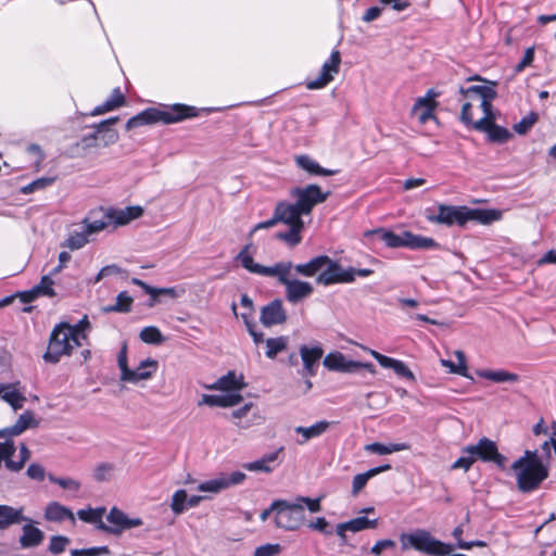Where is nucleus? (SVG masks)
Instances as JSON below:
<instances>
[{"label": "nucleus", "mask_w": 556, "mask_h": 556, "mask_svg": "<svg viewBox=\"0 0 556 556\" xmlns=\"http://www.w3.org/2000/svg\"><path fill=\"white\" fill-rule=\"evenodd\" d=\"M392 370L401 378H404L410 382L416 381L415 375L403 361L397 359Z\"/></svg>", "instance_id": "680f3d73"}, {"label": "nucleus", "mask_w": 556, "mask_h": 556, "mask_svg": "<svg viewBox=\"0 0 556 556\" xmlns=\"http://www.w3.org/2000/svg\"><path fill=\"white\" fill-rule=\"evenodd\" d=\"M288 316L280 299H274L261 308L260 321L266 328L286 323Z\"/></svg>", "instance_id": "4468645a"}, {"label": "nucleus", "mask_w": 556, "mask_h": 556, "mask_svg": "<svg viewBox=\"0 0 556 556\" xmlns=\"http://www.w3.org/2000/svg\"><path fill=\"white\" fill-rule=\"evenodd\" d=\"M199 406L207 405L211 407H224L225 408V399L224 394H203L201 401L198 403Z\"/></svg>", "instance_id": "4d7b16f0"}, {"label": "nucleus", "mask_w": 556, "mask_h": 556, "mask_svg": "<svg viewBox=\"0 0 556 556\" xmlns=\"http://www.w3.org/2000/svg\"><path fill=\"white\" fill-rule=\"evenodd\" d=\"M295 164L311 176H334L340 172L339 169L323 167L307 154L298 155L295 157Z\"/></svg>", "instance_id": "aec40b11"}, {"label": "nucleus", "mask_w": 556, "mask_h": 556, "mask_svg": "<svg viewBox=\"0 0 556 556\" xmlns=\"http://www.w3.org/2000/svg\"><path fill=\"white\" fill-rule=\"evenodd\" d=\"M266 352L265 355L267 358L274 359L276 356L286 351L289 343V338L287 336H279L276 338H269L266 341Z\"/></svg>", "instance_id": "473e14b6"}, {"label": "nucleus", "mask_w": 556, "mask_h": 556, "mask_svg": "<svg viewBox=\"0 0 556 556\" xmlns=\"http://www.w3.org/2000/svg\"><path fill=\"white\" fill-rule=\"evenodd\" d=\"M513 134L504 126L496 124L495 122L491 125L486 132L488 141L491 143L503 144L506 143Z\"/></svg>", "instance_id": "72a5a7b5"}, {"label": "nucleus", "mask_w": 556, "mask_h": 556, "mask_svg": "<svg viewBox=\"0 0 556 556\" xmlns=\"http://www.w3.org/2000/svg\"><path fill=\"white\" fill-rule=\"evenodd\" d=\"M108 546H93L88 548H75L71 551V556H101L110 554Z\"/></svg>", "instance_id": "864d4df0"}, {"label": "nucleus", "mask_w": 556, "mask_h": 556, "mask_svg": "<svg viewBox=\"0 0 556 556\" xmlns=\"http://www.w3.org/2000/svg\"><path fill=\"white\" fill-rule=\"evenodd\" d=\"M476 375L480 378L488 379L490 381L496 382V383H514L518 382L520 380L519 375L515 372H510L505 369H477Z\"/></svg>", "instance_id": "c85d7f7f"}, {"label": "nucleus", "mask_w": 556, "mask_h": 556, "mask_svg": "<svg viewBox=\"0 0 556 556\" xmlns=\"http://www.w3.org/2000/svg\"><path fill=\"white\" fill-rule=\"evenodd\" d=\"M114 466L110 463H100L93 470V479L98 482H104L110 480V473Z\"/></svg>", "instance_id": "6e6d98bb"}, {"label": "nucleus", "mask_w": 556, "mask_h": 556, "mask_svg": "<svg viewBox=\"0 0 556 556\" xmlns=\"http://www.w3.org/2000/svg\"><path fill=\"white\" fill-rule=\"evenodd\" d=\"M105 513L104 507H97V508H87V509H79L77 511L78 518L87 523L96 525L99 529V526L104 525L102 521V517Z\"/></svg>", "instance_id": "f704fd0d"}, {"label": "nucleus", "mask_w": 556, "mask_h": 556, "mask_svg": "<svg viewBox=\"0 0 556 556\" xmlns=\"http://www.w3.org/2000/svg\"><path fill=\"white\" fill-rule=\"evenodd\" d=\"M330 192H324L316 184H311L305 187H295L291 190V195L296 198V206L303 215H309L313 208L320 203H324Z\"/></svg>", "instance_id": "9b49d317"}, {"label": "nucleus", "mask_w": 556, "mask_h": 556, "mask_svg": "<svg viewBox=\"0 0 556 556\" xmlns=\"http://www.w3.org/2000/svg\"><path fill=\"white\" fill-rule=\"evenodd\" d=\"M23 534L20 536V544L23 548H31L40 545L45 539V533L41 529L35 527L30 522L22 528Z\"/></svg>", "instance_id": "a878e982"}, {"label": "nucleus", "mask_w": 556, "mask_h": 556, "mask_svg": "<svg viewBox=\"0 0 556 556\" xmlns=\"http://www.w3.org/2000/svg\"><path fill=\"white\" fill-rule=\"evenodd\" d=\"M127 342L124 341L122 343V346H121V350L117 354V365H118V368L121 370V380H123V377H130L132 378V376L130 375V368L128 366V361H127Z\"/></svg>", "instance_id": "603ef678"}, {"label": "nucleus", "mask_w": 556, "mask_h": 556, "mask_svg": "<svg viewBox=\"0 0 556 556\" xmlns=\"http://www.w3.org/2000/svg\"><path fill=\"white\" fill-rule=\"evenodd\" d=\"M351 532H359L366 529H375L378 525V519H369L366 516H359L346 521Z\"/></svg>", "instance_id": "ea45409f"}, {"label": "nucleus", "mask_w": 556, "mask_h": 556, "mask_svg": "<svg viewBox=\"0 0 556 556\" xmlns=\"http://www.w3.org/2000/svg\"><path fill=\"white\" fill-rule=\"evenodd\" d=\"M295 503H300L303 506L305 505L311 513H318L321 510L320 497L311 498L308 496H298L295 498Z\"/></svg>", "instance_id": "0e129e2a"}, {"label": "nucleus", "mask_w": 556, "mask_h": 556, "mask_svg": "<svg viewBox=\"0 0 556 556\" xmlns=\"http://www.w3.org/2000/svg\"><path fill=\"white\" fill-rule=\"evenodd\" d=\"M503 213L497 208L469 207L466 205L439 204L437 214H428L430 223L447 227L464 228L469 222L480 225H491L502 218Z\"/></svg>", "instance_id": "f257e3e1"}, {"label": "nucleus", "mask_w": 556, "mask_h": 556, "mask_svg": "<svg viewBox=\"0 0 556 556\" xmlns=\"http://www.w3.org/2000/svg\"><path fill=\"white\" fill-rule=\"evenodd\" d=\"M511 470L516 475L518 491L525 494L536 491L549 475L548 465H522Z\"/></svg>", "instance_id": "423d86ee"}, {"label": "nucleus", "mask_w": 556, "mask_h": 556, "mask_svg": "<svg viewBox=\"0 0 556 556\" xmlns=\"http://www.w3.org/2000/svg\"><path fill=\"white\" fill-rule=\"evenodd\" d=\"M48 479L50 482L58 484L64 490H70L73 492H78L80 490V482L77 480H74L72 478H65V477H56L52 473L48 475Z\"/></svg>", "instance_id": "49530a36"}, {"label": "nucleus", "mask_w": 556, "mask_h": 556, "mask_svg": "<svg viewBox=\"0 0 556 556\" xmlns=\"http://www.w3.org/2000/svg\"><path fill=\"white\" fill-rule=\"evenodd\" d=\"M148 294L150 295V298L147 302V306H149V307H153L156 303H159L161 301L160 300L161 295H166L172 299H175L178 296L176 289L172 288V287L170 288H155L154 287V291H151Z\"/></svg>", "instance_id": "09e8293b"}, {"label": "nucleus", "mask_w": 556, "mask_h": 556, "mask_svg": "<svg viewBox=\"0 0 556 556\" xmlns=\"http://www.w3.org/2000/svg\"><path fill=\"white\" fill-rule=\"evenodd\" d=\"M83 224L85 225L84 229L86 230V232L89 236H91L93 233H97V232L105 229L110 224H112V220L105 216V212H104L102 217L99 219H91V216L85 217L83 219Z\"/></svg>", "instance_id": "4c0bfd02"}, {"label": "nucleus", "mask_w": 556, "mask_h": 556, "mask_svg": "<svg viewBox=\"0 0 556 556\" xmlns=\"http://www.w3.org/2000/svg\"><path fill=\"white\" fill-rule=\"evenodd\" d=\"M198 489L200 491H202V492H214V493H217V492H219L222 490L227 489V483H226V480H225L224 476L222 475L218 478L211 479V480H207V481H204V482L200 483Z\"/></svg>", "instance_id": "8fccbe9b"}, {"label": "nucleus", "mask_w": 556, "mask_h": 556, "mask_svg": "<svg viewBox=\"0 0 556 556\" xmlns=\"http://www.w3.org/2000/svg\"><path fill=\"white\" fill-rule=\"evenodd\" d=\"M475 455L468 454L467 456L463 455L458 457L451 466V469H464L468 471L472 464L476 462Z\"/></svg>", "instance_id": "69168bd1"}, {"label": "nucleus", "mask_w": 556, "mask_h": 556, "mask_svg": "<svg viewBox=\"0 0 556 556\" xmlns=\"http://www.w3.org/2000/svg\"><path fill=\"white\" fill-rule=\"evenodd\" d=\"M68 544H70V539L67 536L52 535L50 538L48 551L53 555H60L65 551V548Z\"/></svg>", "instance_id": "3c124183"}, {"label": "nucleus", "mask_w": 556, "mask_h": 556, "mask_svg": "<svg viewBox=\"0 0 556 556\" xmlns=\"http://www.w3.org/2000/svg\"><path fill=\"white\" fill-rule=\"evenodd\" d=\"M118 121V116H111L98 124H94L96 134H100L99 143L102 147H109L117 142L119 136L117 130L112 128V126L115 125Z\"/></svg>", "instance_id": "a211bd4d"}, {"label": "nucleus", "mask_w": 556, "mask_h": 556, "mask_svg": "<svg viewBox=\"0 0 556 556\" xmlns=\"http://www.w3.org/2000/svg\"><path fill=\"white\" fill-rule=\"evenodd\" d=\"M463 453L475 455L476 459L483 463H493L501 470L506 469L507 457L498 452L496 442L486 437L481 438L477 444L465 446Z\"/></svg>", "instance_id": "1a4fd4ad"}, {"label": "nucleus", "mask_w": 556, "mask_h": 556, "mask_svg": "<svg viewBox=\"0 0 556 556\" xmlns=\"http://www.w3.org/2000/svg\"><path fill=\"white\" fill-rule=\"evenodd\" d=\"M323 365L330 371L343 374H362L368 371L375 372V366L371 363H363L359 361L348 359L345 355L339 351L330 352L323 361Z\"/></svg>", "instance_id": "9d476101"}, {"label": "nucleus", "mask_w": 556, "mask_h": 556, "mask_svg": "<svg viewBox=\"0 0 556 556\" xmlns=\"http://www.w3.org/2000/svg\"><path fill=\"white\" fill-rule=\"evenodd\" d=\"M157 369H159V362L156 359L148 357V358L141 361L139 363V365L137 366V368H135V369L130 368V375L132 376V378L125 376V377H123L122 381L136 384L141 380L151 379L156 374Z\"/></svg>", "instance_id": "f3484780"}, {"label": "nucleus", "mask_w": 556, "mask_h": 556, "mask_svg": "<svg viewBox=\"0 0 556 556\" xmlns=\"http://www.w3.org/2000/svg\"><path fill=\"white\" fill-rule=\"evenodd\" d=\"M23 511V507L15 508L10 505L0 504V530H7L11 526L28 520Z\"/></svg>", "instance_id": "412c9836"}, {"label": "nucleus", "mask_w": 556, "mask_h": 556, "mask_svg": "<svg viewBox=\"0 0 556 556\" xmlns=\"http://www.w3.org/2000/svg\"><path fill=\"white\" fill-rule=\"evenodd\" d=\"M26 473L30 479L36 481H42L46 477L45 468L37 463L30 464L27 468Z\"/></svg>", "instance_id": "774afa93"}, {"label": "nucleus", "mask_w": 556, "mask_h": 556, "mask_svg": "<svg viewBox=\"0 0 556 556\" xmlns=\"http://www.w3.org/2000/svg\"><path fill=\"white\" fill-rule=\"evenodd\" d=\"M331 422L327 420H319L309 427L298 426L294 431L301 434V438L296 440L300 445L306 444L309 440L318 438L324 434L330 427Z\"/></svg>", "instance_id": "4be33fe9"}, {"label": "nucleus", "mask_w": 556, "mask_h": 556, "mask_svg": "<svg viewBox=\"0 0 556 556\" xmlns=\"http://www.w3.org/2000/svg\"><path fill=\"white\" fill-rule=\"evenodd\" d=\"M392 467L390 464H382L377 467L369 468L367 471L357 473L354 476L352 481V495H357L367 484L369 479L374 478L375 476L390 470Z\"/></svg>", "instance_id": "393cba45"}, {"label": "nucleus", "mask_w": 556, "mask_h": 556, "mask_svg": "<svg viewBox=\"0 0 556 556\" xmlns=\"http://www.w3.org/2000/svg\"><path fill=\"white\" fill-rule=\"evenodd\" d=\"M144 210L140 205H129L125 208L109 207L105 211V216L112 220L115 227L125 226L130 222L140 218Z\"/></svg>", "instance_id": "dca6fc26"}, {"label": "nucleus", "mask_w": 556, "mask_h": 556, "mask_svg": "<svg viewBox=\"0 0 556 556\" xmlns=\"http://www.w3.org/2000/svg\"><path fill=\"white\" fill-rule=\"evenodd\" d=\"M89 242V235L86 230L72 232L65 241V245L71 250H78Z\"/></svg>", "instance_id": "37998d69"}, {"label": "nucleus", "mask_w": 556, "mask_h": 556, "mask_svg": "<svg viewBox=\"0 0 556 556\" xmlns=\"http://www.w3.org/2000/svg\"><path fill=\"white\" fill-rule=\"evenodd\" d=\"M55 179H56V177H40V178H37V179L33 180L31 182H29L28 185L23 186L21 188V193H23V194H30V193H33L35 191L43 190L47 187H50L51 185H53Z\"/></svg>", "instance_id": "a19ab883"}, {"label": "nucleus", "mask_w": 556, "mask_h": 556, "mask_svg": "<svg viewBox=\"0 0 556 556\" xmlns=\"http://www.w3.org/2000/svg\"><path fill=\"white\" fill-rule=\"evenodd\" d=\"M65 323L58 324L51 331L48 349L42 355L46 363L56 364L63 355H71L74 345L71 343L72 332H64Z\"/></svg>", "instance_id": "6e6552de"}, {"label": "nucleus", "mask_w": 556, "mask_h": 556, "mask_svg": "<svg viewBox=\"0 0 556 556\" xmlns=\"http://www.w3.org/2000/svg\"><path fill=\"white\" fill-rule=\"evenodd\" d=\"M539 114L536 112H530L523 116L517 124L514 125V130L518 135H526L532 126L538 122Z\"/></svg>", "instance_id": "a18cd8bd"}, {"label": "nucleus", "mask_w": 556, "mask_h": 556, "mask_svg": "<svg viewBox=\"0 0 556 556\" xmlns=\"http://www.w3.org/2000/svg\"><path fill=\"white\" fill-rule=\"evenodd\" d=\"M274 215L276 217L277 223H282L288 225V230L278 231L275 233L274 238L283 241L290 248H294L302 241V231L304 229V222L302 213H300V208L296 206V203H289L286 201H279L275 208Z\"/></svg>", "instance_id": "7ed1b4c3"}, {"label": "nucleus", "mask_w": 556, "mask_h": 556, "mask_svg": "<svg viewBox=\"0 0 556 556\" xmlns=\"http://www.w3.org/2000/svg\"><path fill=\"white\" fill-rule=\"evenodd\" d=\"M24 431L27 429L37 428L39 426V420L35 418L34 413L31 410H25L21 414L16 420Z\"/></svg>", "instance_id": "5fc2aeb1"}, {"label": "nucleus", "mask_w": 556, "mask_h": 556, "mask_svg": "<svg viewBox=\"0 0 556 556\" xmlns=\"http://www.w3.org/2000/svg\"><path fill=\"white\" fill-rule=\"evenodd\" d=\"M307 527L312 530L318 531L325 535H331L332 529L325 517H317L315 521L307 523Z\"/></svg>", "instance_id": "bf43d9fd"}, {"label": "nucleus", "mask_w": 556, "mask_h": 556, "mask_svg": "<svg viewBox=\"0 0 556 556\" xmlns=\"http://www.w3.org/2000/svg\"><path fill=\"white\" fill-rule=\"evenodd\" d=\"M455 354H456V357L458 359V364H455V367L452 368V374H457V375H459L462 377H465V378H471L469 372H468L466 356H465L464 352L456 351Z\"/></svg>", "instance_id": "052dcab7"}, {"label": "nucleus", "mask_w": 556, "mask_h": 556, "mask_svg": "<svg viewBox=\"0 0 556 556\" xmlns=\"http://www.w3.org/2000/svg\"><path fill=\"white\" fill-rule=\"evenodd\" d=\"M281 552L279 543H267L255 548L254 556H276Z\"/></svg>", "instance_id": "13d9d810"}, {"label": "nucleus", "mask_w": 556, "mask_h": 556, "mask_svg": "<svg viewBox=\"0 0 556 556\" xmlns=\"http://www.w3.org/2000/svg\"><path fill=\"white\" fill-rule=\"evenodd\" d=\"M54 281L51 278V275H43L39 281L38 285L34 286L33 288L37 292V294L53 298L55 295L54 289H53Z\"/></svg>", "instance_id": "de8ad7c7"}, {"label": "nucleus", "mask_w": 556, "mask_h": 556, "mask_svg": "<svg viewBox=\"0 0 556 556\" xmlns=\"http://www.w3.org/2000/svg\"><path fill=\"white\" fill-rule=\"evenodd\" d=\"M363 241L366 245L372 248L381 241L390 249L405 248L413 251L439 250L440 243L433 238L414 233L409 230H402L400 233L390 228L377 227L363 232Z\"/></svg>", "instance_id": "f03ea898"}, {"label": "nucleus", "mask_w": 556, "mask_h": 556, "mask_svg": "<svg viewBox=\"0 0 556 556\" xmlns=\"http://www.w3.org/2000/svg\"><path fill=\"white\" fill-rule=\"evenodd\" d=\"M341 64V53L333 50L321 66L320 74L314 79H307L305 86L308 90H318L325 88L333 80V75L338 74Z\"/></svg>", "instance_id": "f8f14e48"}, {"label": "nucleus", "mask_w": 556, "mask_h": 556, "mask_svg": "<svg viewBox=\"0 0 556 556\" xmlns=\"http://www.w3.org/2000/svg\"><path fill=\"white\" fill-rule=\"evenodd\" d=\"M132 298L127 291H121L116 296V303L102 307L103 313H129L131 311Z\"/></svg>", "instance_id": "2f4dec72"}, {"label": "nucleus", "mask_w": 556, "mask_h": 556, "mask_svg": "<svg viewBox=\"0 0 556 556\" xmlns=\"http://www.w3.org/2000/svg\"><path fill=\"white\" fill-rule=\"evenodd\" d=\"M281 286L285 287L287 301L292 304H296L305 300L314 292V287L311 282L296 278L290 279L289 276Z\"/></svg>", "instance_id": "ddd939ff"}, {"label": "nucleus", "mask_w": 556, "mask_h": 556, "mask_svg": "<svg viewBox=\"0 0 556 556\" xmlns=\"http://www.w3.org/2000/svg\"><path fill=\"white\" fill-rule=\"evenodd\" d=\"M277 514L274 516V523L277 528L286 531L299 530L305 521V508L302 504L279 498Z\"/></svg>", "instance_id": "0eeeda50"}, {"label": "nucleus", "mask_w": 556, "mask_h": 556, "mask_svg": "<svg viewBox=\"0 0 556 556\" xmlns=\"http://www.w3.org/2000/svg\"><path fill=\"white\" fill-rule=\"evenodd\" d=\"M127 515L117 507H112L110 513L106 516L108 521L111 526L102 525L99 526V530L111 533V534H119L124 531V526L126 521Z\"/></svg>", "instance_id": "bb28decb"}, {"label": "nucleus", "mask_w": 556, "mask_h": 556, "mask_svg": "<svg viewBox=\"0 0 556 556\" xmlns=\"http://www.w3.org/2000/svg\"><path fill=\"white\" fill-rule=\"evenodd\" d=\"M16 446L12 439H8L4 442H0V459L5 462L9 457H13L15 454Z\"/></svg>", "instance_id": "338daca9"}, {"label": "nucleus", "mask_w": 556, "mask_h": 556, "mask_svg": "<svg viewBox=\"0 0 556 556\" xmlns=\"http://www.w3.org/2000/svg\"><path fill=\"white\" fill-rule=\"evenodd\" d=\"M292 267L293 263L291 261L277 262L273 266L261 265L256 275L276 277L278 282L282 285L286 278L289 276Z\"/></svg>", "instance_id": "b1692460"}, {"label": "nucleus", "mask_w": 556, "mask_h": 556, "mask_svg": "<svg viewBox=\"0 0 556 556\" xmlns=\"http://www.w3.org/2000/svg\"><path fill=\"white\" fill-rule=\"evenodd\" d=\"M300 355L303 363V377H314L317 374L319 361L324 355V350L320 344L313 346L301 345Z\"/></svg>", "instance_id": "2eb2a0df"}, {"label": "nucleus", "mask_w": 556, "mask_h": 556, "mask_svg": "<svg viewBox=\"0 0 556 556\" xmlns=\"http://www.w3.org/2000/svg\"><path fill=\"white\" fill-rule=\"evenodd\" d=\"M375 271L370 268H354L352 266L344 268L338 262L337 269V279L336 285L338 283H353L356 280V276L358 277H369Z\"/></svg>", "instance_id": "c756f323"}, {"label": "nucleus", "mask_w": 556, "mask_h": 556, "mask_svg": "<svg viewBox=\"0 0 556 556\" xmlns=\"http://www.w3.org/2000/svg\"><path fill=\"white\" fill-rule=\"evenodd\" d=\"M251 245V243L245 244L236 255L235 261L239 262L241 266L248 271L257 274L261 264L254 262L252 255L249 253Z\"/></svg>", "instance_id": "c9c22d12"}, {"label": "nucleus", "mask_w": 556, "mask_h": 556, "mask_svg": "<svg viewBox=\"0 0 556 556\" xmlns=\"http://www.w3.org/2000/svg\"><path fill=\"white\" fill-rule=\"evenodd\" d=\"M489 85H470L468 87L460 86L458 92L465 99L475 100L480 99L481 101L488 97H497L495 90L496 81H488Z\"/></svg>", "instance_id": "6ab92c4d"}, {"label": "nucleus", "mask_w": 556, "mask_h": 556, "mask_svg": "<svg viewBox=\"0 0 556 556\" xmlns=\"http://www.w3.org/2000/svg\"><path fill=\"white\" fill-rule=\"evenodd\" d=\"M534 60V48L530 47L527 48L522 59L516 64L514 72L520 73L522 72L527 66H530Z\"/></svg>", "instance_id": "e2e57ef3"}, {"label": "nucleus", "mask_w": 556, "mask_h": 556, "mask_svg": "<svg viewBox=\"0 0 556 556\" xmlns=\"http://www.w3.org/2000/svg\"><path fill=\"white\" fill-rule=\"evenodd\" d=\"M139 338L142 342L153 345H160L165 341L161 330L155 326L144 327L140 331Z\"/></svg>", "instance_id": "e433bc0d"}, {"label": "nucleus", "mask_w": 556, "mask_h": 556, "mask_svg": "<svg viewBox=\"0 0 556 556\" xmlns=\"http://www.w3.org/2000/svg\"><path fill=\"white\" fill-rule=\"evenodd\" d=\"M45 518L51 522H62L66 519L75 521L73 511L59 502H50L46 506Z\"/></svg>", "instance_id": "cd10ccee"}, {"label": "nucleus", "mask_w": 556, "mask_h": 556, "mask_svg": "<svg viewBox=\"0 0 556 556\" xmlns=\"http://www.w3.org/2000/svg\"><path fill=\"white\" fill-rule=\"evenodd\" d=\"M143 114L148 125H153L160 122L165 125H170L188 118L197 117L199 115V110L195 106L176 103L166 110L147 108L143 110Z\"/></svg>", "instance_id": "39448f33"}, {"label": "nucleus", "mask_w": 556, "mask_h": 556, "mask_svg": "<svg viewBox=\"0 0 556 556\" xmlns=\"http://www.w3.org/2000/svg\"><path fill=\"white\" fill-rule=\"evenodd\" d=\"M188 493L186 490H177L172 497L170 508L174 514L180 515L188 509L187 505Z\"/></svg>", "instance_id": "79ce46f5"}, {"label": "nucleus", "mask_w": 556, "mask_h": 556, "mask_svg": "<svg viewBox=\"0 0 556 556\" xmlns=\"http://www.w3.org/2000/svg\"><path fill=\"white\" fill-rule=\"evenodd\" d=\"M522 465H548L543 457L539 455L538 450H526L523 455L516 459L510 468H518Z\"/></svg>", "instance_id": "58836bf2"}, {"label": "nucleus", "mask_w": 556, "mask_h": 556, "mask_svg": "<svg viewBox=\"0 0 556 556\" xmlns=\"http://www.w3.org/2000/svg\"><path fill=\"white\" fill-rule=\"evenodd\" d=\"M244 387L243 378L237 377L233 370H229L226 375L218 378L214 383L207 386L210 390L219 391H241Z\"/></svg>", "instance_id": "5701e85b"}, {"label": "nucleus", "mask_w": 556, "mask_h": 556, "mask_svg": "<svg viewBox=\"0 0 556 556\" xmlns=\"http://www.w3.org/2000/svg\"><path fill=\"white\" fill-rule=\"evenodd\" d=\"M1 397L13 408V410L21 409L23 407V402L25 401L24 395L18 390H10V388L2 393Z\"/></svg>", "instance_id": "c03bdc74"}, {"label": "nucleus", "mask_w": 556, "mask_h": 556, "mask_svg": "<svg viewBox=\"0 0 556 556\" xmlns=\"http://www.w3.org/2000/svg\"><path fill=\"white\" fill-rule=\"evenodd\" d=\"M292 268L298 275L306 278L316 276L317 285L325 287L336 285L338 261L326 254L317 255L306 263L295 264Z\"/></svg>", "instance_id": "20e7f679"}, {"label": "nucleus", "mask_w": 556, "mask_h": 556, "mask_svg": "<svg viewBox=\"0 0 556 556\" xmlns=\"http://www.w3.org/2000/svg\"><path fill=\"white\" fill-rule=\"evenodd\" d=\"M410 445L408 443H389L383 444L380 442H372L365 446V451L377 454V455H388L394 452H401L409 450Z\"/></svg>", "instance_id": "7c9ffc66"}]
</instances>
